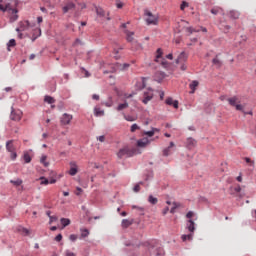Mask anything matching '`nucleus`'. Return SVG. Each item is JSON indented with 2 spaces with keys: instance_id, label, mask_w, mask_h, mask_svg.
Returning <instances> with one entry per match:
<instances>
[{
  "instance_id": "a878e982",
  "label": "nucleus",
  "mask_w": 256,
  "mask_h": 256,
  "mask_svg": "<svg viewBox=\"0 0 256 256\" xmlns=\"http://www.w3.org/2000/svg\"><path fill=\"white\" fill-rule=\"evenodd\" d=\"M129 107V103H127V101H125L122 104H119L116 108V111H123V109H127Z\"/></svg>"
},
{
  "instance_id": "2eb2a0df",
  "label": "nucleus",
  "mask_w": 256,
  "mask_h": 256,
  "mask_svg": "<svg viewBox=\"0 0 256 256\" xmlns=\"http://www.w3.org/2000/svg\"><path fill=\"white\" fill-rule=\"evenodd\" d=\"M133 223H135L134 219H123L121 222V227L122 229H128V227H131V225H133Z\"/></svg>"
},
{
  "instance_id": "f03ea898",
  "label": "nucleus",
  "mask_w": 256,
  "mask_h": 256,
  "mask_svg": "<svg viewBox=\"0 0 256 256\" xmlns=\"http://www.w3.org/2000/svg\"><path fill=\"white\" fill-rule=\"evenodd\" d=\"M144 15L146 16V25H157V23H159V18L153 15L148 9L144 10Z\"/></svg>"
},
{
  "instance_id": "13d9d810",
  "label": "nucleus",
  "mask_w": 256,
  "mask_h": 256,
  "mask_svg": "<svg viewBox=\"0 0 256 256\" xmlns=\"http://www.w3.org/2000/svg\"><path fill=\"white\" fill-rule=\"evenodd\" d=\"M98 141H100V143H104L105 142V136L101 135L97 138Z\"/></svg>"
},
{
  "instance_id": "5701e85b",
  "label": "nucleus",
  "mask_w": 256,
  "mask_h": 256,
  "mask_svg": "<svg viewBox=\"0 0 256 256\" xmlns=\"http://www.w3.org/2000/svg\"><path fill=\"white\" fill-rule=\"evenodd\" d=\"M227 101L231 107H235L237 105V96H233L231 98H227Z\"/></svg>"
},
{
  "instance_id": "c756f323",
  "label": "nucleus",
  "mask_w": 256,
  "mask_h": 256,
  "mask_svg": "<svg viewBox=\"0 0 256 256\" xmlns=\"http://www.w3.org/2000/svg\"><path fill=\"white\" fill-rule=\"evenodd\" d=\"M132 209H137L139 215H141V216L145 215V208H143V207L134 205V206H132Z\"/></svg>"
},
{
  "instance_id": "ddd939ff",
  "label": "nucleus",
  "mask_w": 256,
  "mask_h": 256,
  "mask_svg": "<svg viewBox=\"0 0 256 256\" xmlns=\"http://www.w3.org/2000/svg\"><path fill=\"white\" fill-rule=\"evenodd\" d=\"M186 229L192 233H195V221H193V219H189L186 223Z\"/></svg>"
},
{
  "instance_id": "a211bd4d",
  "label": "nucleus",
  "mask_w": 256,
  "mask_h": 256,
  "mask_svg": "<svg viewBox=\"0 0 256 256\" xmlns=\"http://www.w3.org/2000/svg\"><path fill=\"white\" fill-rule=\"evenodd\" d=\"M198 86H199V81L193 80V81L189 84V88L191 89L190 93H191V94L195 93V89H197Z\"/></svg>"
},
{
  "instance_id": "49530a36",
  "label": "nucleus",
  "mask_w": 256,
  "mask_h": 256,
  "mask_svg": "<svg viewBox=\"0 0 256 256\" xmlns=\"http://www.w3.org/2000/svg\"><path fill=\"white\" fill-rule=\"evenodd\" d=\"M161 65H162L165 69H167V68L169 67V62H167V60H165V59H162Z\"/></svg>"
},
{
  "instance_id": "052dcab7",
  "label": "nucleus",
  "mask_w": 256,
  "mask_h": 256,
  "mask_svg": "<svg viewBox=\"0 0 256 256\" xmlns=\"http://www.w3.org/2000/svg\"><path fill=\"white\" fill-rule=\"evenodd\" d=\"M130 65L129 63H124L122 66V71H125V69H129Z\"/></svg>"
},
{
  "instance_id": "09e8293b",
  "label": "nucleus",
  "mask_w": 256,
  "mask_h": 256,
  "mask_svg": "<svg viewBox=\"0 0 256 256\" xmlns=\"http://www.w3.org/2000/svg\"><path fill=\"white\" fill-rule=\"evenodd\" d=\"M134 193H139V191H141V186H139V184H136L133 188Z\"/></svg>"
},
{
  "instance_id": "20e7f679",
  "label": "nucleus",
  "mask_w": 256,
  "mask_h": 256,
  "mask_svg": "<svg viewBox=\"0 0 256 256\" xmlns=\"http://www.w3.org/2000/svg\"><path fill=\"white\" fill-rule=\"evenodd\" d=\"M135 149H130L129 147H124L120 149L117 153L119 159H123V157H133L135 155Z\"/></svg>"
},
{
  "instance_id": "dca6fc26",
  "label": "nucleus",
  "mask_w": 256,
  "mask_h": 256,
  "mask_svg": "<svg viewBox=\"0 0 256 256\" xmlns=\"http://www.w3.org/2000/svg\"><path fill=\"white\" fill-rule=\"evenodd\" d=\"M166 105H172L174 107V109H179V101L174 100L172 97H168L165 101Z\"/></svg>"
},
{
  "instance_id": "f3484780",
  "label": "nucleus",
  "mask_w": 256,
  "mask_h": 256,
  "mask_svg": "<svg viewBox=\"0 0 256 256\" xmlns=\"http://www.w3.org/2000/svg\"><path fill=\"white\" fill-rule=\"evenodd\" d=\"M75 9H76V6H75V3L73 2H68L66 5H65V13H75Z\"/></svg>"
},
{
  "instance_id": "7ed1b4c3",
  "label": "nucleus",
  "mask_w": 256,
  "mask_h": 256,
  "mask_svg": "<svg viewBox=\"0 0 256 256\" xmlns=\"http://www.w3.org/2000/svg\"><path fill=\"white\" fill-rule=\"evenodd\" d=\"M6 151L10 153V158L12 161H15V159H17V148L15 147L13 140L6 142Z\"/></svg>"
},
{
  "instance_id": "58836bf2",
  "label": "nucleus",
  "mask_w": 256,
  "mask_h": 256,
  "mask_svg": "<svg viewBox=\"0 0 256 256\" xmlns=\"http://www.w3.org/2000/svg\"><path fill=\"white\" fill-rule=\"evenodd\" d=\"M181 205L178 202H173V207L170 209V213H175V210L178 209Z\"/></svg>"
},
{
  "instance_id": "0e129e2a",
  "label": "nucleus",
  "mask_w": 256,
  "mask_h": 256,
  "mask_svg": "<svg viewBox=\"0 0 256 256\" xmlns=\"http://www.w3.org/2000/svg\"><path fill=\"white\" fill-rule=\"evenodd\" d=\"M234 191L236 192V193H241V186H237V187H235L234 188Z\"/></svg>"
},
{
  "instance_id": "603ef678",
  "label": "nucleus",
  "mask_w": 256,
  "mask_h": 256,
  "mask_svg": "<svg viewBox=\"0 0 256 256\" xmlns=\"http://www.w3.org/2000/svg\"><path fill=\"white\" fill-rule=\"evenodd\" d=\"M15 45H16L15 39H11V40L8 42V47H15Z\"/></svg>"
},
{
  "instance_id": "6e6552de",
  "label": "nucleus",
  "mask_w": 256,
  "mask_h": 256,
  "mask_svg": "<svg viewBox=\"0 0 256 256\" xmlns=\"http://www.w3.org/2000/svg\"><path fill=\"white\" fill-rule=\"evenodd\" d=\"M148 91H151V93L144 92V98L142 100V103H144V105H147V103H149V101L153 99V88H148Z\"/></svg>"
},
{
  "instance_id": "3c124183",
  "label": "nucleus",
  "mask_w": 256,
  "mask_h": 256,
  "mask_svg": "<svg viewBox=\"0 0 256 256\" xmlns=\"http://www.w3.org/2000/svg\"><path fill=\"white\" fill-rule=\"evenodd\" d=\"M54 240L57 241V243H59L60 241L63 240V235L58 234V235L54 238Z\"/></svg>"
},
{
  "instance_id": "6e6d98bb",
  "label": "nucleus",
  "mask_w": 256,
  "mask_h": 256,
  "mask_svg": "<svg viewBox=\"0 0 256 256\" xmlns=\"http://www.w3.org/2000/svg\"><path fill=\"white\" fill-rule=\"evenodd\" d=\"M234 107H235L236 111H243V105H241V104H236Z\"/></svg>"
},
{
  "instance_id": "aec40b11",
  "label": "nucleus",
  "mask_w": 256,
  "mask_h": 256,
  "mask_svg": "<svg viewBox=\"0 0 256 256\" xmlns=\"http://www.w3.org/2000/svg\"><path fill=\"white\" fill-rule=\"evenodd\" d=\"M148 203H150L151 205H157V203H159V199H157V197H154L152 194H150L148 196Z\"/></svg>"
},
{
  "instance_id": "4c0bfd02",
  "label": "nucleus",
  "mask_w": 256,
  "mask_h": 256,
  "mask_svg": "<svg viewBox=\"0 0 256 256\" xmlns=\"http://www.w3.org/2000/svg\"><path fill=\"white\" fill-rule=\"evenodd\" d=\"M123 116H124V119H125L126 121H129V122L136 121V118L133 117V116H131V115L123 114Z\"/></svg>"
},
{
  "instance_id": "338daca9",
  "label": "nucleus",
  "mask_w": 256,
  "mask_h": 256,
  "mask_svg": "<svg viewBox=\"0 0 256 256\" xmlns=\"http://www.w3.org/2000/svg\"><path fill=\"white\" fill-rule=\"evenodd\" d=\"M66 256H77V255H75V253L73 252L66 251Z\"/></svg>"
},
{
  "instance_id": "4d7b16f0",
  "label": "nucleus",
  "mask_w": 256,
  "mask_h": 256,
  "mask_svg": "<svg viewBox=\"0 0 256 256\" xmlns=\"http://www.w3.org/2000/svg\"><path fill=\"white\" fill-rule=\"evenodd\" d=\"M116 7H117V9H122L123 8V2L117 1L116 2Z\"/></svg>"
},
{
  "instance_id": "f257e3e1",
  "label": "nucleus",
  "mask_w": 256,
  "mask_h": 256,
  "mask_svg": "<svg viewBox=\"0 0 256 256\" xmlns=\"http://www.w3.org/2000/svg\"><path fill=\"white\" fill-rule=\"evenodd\" d=\"M2 3L3 0H0V11H2V13H9L10 21H17V19H19V16L17 15V9L13 8L10 3H6L5 5H3Z\"/></svg>"
},
{
  "instance_id": "4468645a",
  "label": "nucleus",
  "mask_w": 256,
  "mask_h": 256,
  "mask_svg": "<svg viewBox=\"0 0 256 256\" xmlns=\"http://www.w3.org/2000/svg\"><path fill=\"white\" fill-rule=\"evenodd\" d=\"M78 171H79V169L77 168V163L70 162V170L68 171L69 175H71L73 177V176L77 175Z\"/></svg>"
},
{
  "instance_id": "a18cd8bd",
  "label": "nucleus",
  "mask_w": 256,
  "mask_h": 256,
  "mask_svg": "<svg viewBox=\"0 0 256 256\" xmlns=\"http://www.w3.org/2000/svg\"><path fill=\"white\" fill-rule=\"evenodd\" d=\"M145 87H147V84L145 83V77H142V84L139 87L140 91H142V89H145Z\"/></svg>"
},
{
  "instance_id": "79ce46f5",
  "label": "nucleus",
  "mask_w": 256,
  "mask_h": 256,
  "mask_svg": "<svg viewBox=\"0 0 256 256\" xmlns=\"http://www.w3.org/2000/svg\"><path fill=\"white\" fill-rule=\"evenodd\" d=\"M144 135H147V137H153L155 135V130H149V131H144Z\"/></svg>"
},
{
  "instance_id": "774afa93",
  "label": "nucleus",
  "mask_w": 256,
  "mask_h": 256,
  "mask_svg": "<svg viewBox=\"0 0 256 256\" xmlns=\"http://www.w3.org/2000/svg\"><path fill=\"white\" fill-rule=\"evenodd\" d=\"M22 233H24V235H29V231L27 230V228H23Z\"/></svg>"
},
{
  "instance_id": "473e14b6",
  "label": "nucleus",
  "mask_w": 256,
  "mask_h": 256,
  "mask_svg": "<svg viewBox=\"0 0 256 256\" xmlns=\"http://www.w3.org/2000/svg\"><path fill=\"white\" fill-rule=\"evenodd\" d=\"M40 162L42 163V165H44V167H49V162H47V156L46 155H42Z\"/></svg>"
},
{
  "instance_id": "6ab92c4d",
  "label": "nucleus",
  "mask_w": 256,
  "mask_h": 256,
  "mask_svg": "<svg viewBox=\"0 0 256 256\" xmlns=\"http://www.w3.org/2000/svg\"><path fill=\"white\" fill-rule=\"evenodd\" d=\"M94 115H95V117H103V115H105V111L102 110L99 107H95L94 108Z\"/></svg>"
},
{
  "instance_id": "8fccbe9b",
  "label": "nucleus",
  "mask_w": 256,
  "mask_h": 256,
  "mask_svg": "<svg viewBox=\"0 0 256 256\" xmlns=\"http://www.w3.org/2000/svg\"><path fill=\"white\" fill-rule=\"evenodd\" d=\"M70 241H72V243H75V241H77V235L76 234H72L69 237Z\"/></svg>"
},
{
  "instance_id": "c03bdc74",
  "label": "nucleus",
  "mask_w": 256,
  "mask_h": 256,
  "mask_svg": "<svg viewBox=\"0 0 256 256\" xmlns=\"http://www.w3.org/2000/svg\"><path fill=\"white\" fill-rule=\"evenodd\" d=\"M47 215L48 217H50V221H49L50 224L55 223V221H57V217L51 216V213L47 212Z\"/></svg>"
},
{
  "instance_id": "5fc2aeb1",
  "label": "nucleus",
  "mask_w": 256,
  "mask_h": 256,
  "mask_svg": "<svg viewBox=\"0 0 256 256\" xmlns=\"http://www.w3.org/2000/svg\"><path fill=\"white\" fill-rule=\"evenodd\" d=\"M210 13H212V15H218V14H219V9H217V8H212V9L210 10Z\"/></svg>"
},
{
  "instance_id": "c85d7f7f",
  "label": "nucleus",
  "mask_w": 256,
  "mask_h": 256,
  "mask_svg": "<svg viewBox=\"0 0 256 256\" xmlns=\"http://www.w3.org/2000/svg\"><path fill=\"white\" fill-rule=\"evenodd\" d=\"M10 183H12L14 187H20V185H23V180L18 178L16 180H10Z\"/></svg>"
},
{
  "instance_id": "680f3d73",
  "label": "nucleus",
  "mask_w": 256,
  "mask_h": 256,
  "mask_svg": "<svg viewBox=\"0 0 256 256\" xmlns=\"http://www.w3.org/2000/svg\"><path fill=\"white\" fill-rule=\"evenodd\" d=\"M186 217L187 219H191L193 217V211H189L187 214H186Z\"/></svg>"
},
{
  "instance_id": "f8f14e48",
  "label": "nucleus",
  "mask_w": 256,
  "mask_h": 256,
  "mask_svg": "<svg viewBox=\"0 0 256 256\" xmlns=\"http://www.w3.org/2000/svg\"><path fill=\"white\" fill-rule=\"evenodd\" d=\"M197 146V140L193 139L192 137L187 138L186 140V147L191 150V149H195V147Z\"/></svg>"
},
{
  "instance_id": "bf43d9fd",
  "label": "nucleus",
  "mask_w": 256,
  "mask_h": 256,
  "mask_svg": "<svg viewBox=\"0 0 256 256\" xmlns=\"http://www.w3.org/2000/svg\"><path fill=\"white\" fill-rule=\"evenodd\" d=\"M167 213H169V206H166L162 211L163 215H167Z\"/></svg>"
},
{
  "instance_id": "c9c22d12",
  "label": "nucleus",
  "mask_w": 256,
  "mask_h": 256,
  "mask_svg": "<svg viewBox=\"0 0 256 256\" xmlns=\"http://www.w3.org/2000/svg\"><path fill=\"white\" fill-rule=\"evenodd\" d=\"M23 159L25 163H29L31 161V155L29 152H24Z\"/></svg>"
},
{
  "instance_id": "423d86ee",
  "label": "nucleus",
  "mask_w": 256,
  "mask_h": 256,
  "mask_svg": "<svg viewBox=\"0 0 256 256\" xmlns=\"http://www.w3.org/2000/svg\"><path fill=\"white\" fill-rule=\"evenodd\" d=\"M21 117H23V112L21 110H12L10 115L12 121H21Z\"/></svg>"
},
{
  "instance_id": "b1692460",
  "label": "nucleus",
  "mask_w": 256,
  "mask_h": 256,
  "mask_svg": "<svg viewBox=\"0 0 256 256\" xmlns=\"http://www.w3.org/2000/svg\"><path fill=\"white\" fill-rule=\"evenodd\" d=\"M95 9L98 17H105V10H103V8L96 6Z\"/></svg>"
},
{
  "instance_id": "393cba45",
  "label": "nucleus",
  "mask_w": 256,
  "mask_h": 256,
  "mask_svg": "<svg viewBox=\"0 0 256 256\" xmlns=\"http://www.w3.org/2000/svg\"><path fill=\"white\" fill-rule=\"evenodd\" d=\"M182 241H193V234H183L181 236Z\"/></svg>"
},
{
  "instance_id": "de8ad7c7",
  "label": "nucleus",
  "mask_w": 256,
  "mask_h": 256,
  "mask_svg": "<svg viewBox=\"0 0 256 256\" xmlns=\"http://www.w3.org/2000/svg\"><path fill=\"white\" fill-rule=\"evenodd\" d=\"M185 7H189V3H187V2H182V4L180 5V9H181V11H183V10H185Z\"/></svg>"
},
{
  "instance_id": "cd10ccee",
  "label": "nucleus",
  "mask_w": 256,
  "mask_h": 256,
  "mask_svg": "<svg viewBox=\"0 0 256 256\" xmlns=\"http://www.w3.org/2000/svg\"><path fill=\"white\" fill-rule=\"evenodd\" d=\"M156 53H157V55L155 58V62L159 63V59H161V57H163V50L161 48H158Z\"/></svg>"
},
{
  "instance_id": "bb28decb",
  "label": "nucleus",
  "mask_w": 256,
  "mask_h": 256,
  "mask_svg": "<svg viewBox=\"0 0 256 256\" xmlns=\"http://www.w3.org/2000/svg\"><path fill=\"white\" fill-rule=\"evenodd\" d=\"M153 177H154L153 170H150L148 173L145 174L144 180L153 181Z\"/></svg>"
},
{
  "instance_id": "7c9ffc66",
  "label": "nucleus",
  "mask_w": 256,
  "mask_h": 256,
  "mask_svg": "<svg viewBox=\"0 0 256 256\" xmlns=\"http://www.w3.org/2000/svg\"><path fill=\"white\" fill-rule=\"evenodd\" d=\"M71 121H73V115L71 114H65V125H69V123H71Z\"/></svg>"
},
{
  "instance_id": "ea45409f",
  "label": "nucleus",
  "mask_w": 256,
  "mask_h": 256,
  "mask_svg": "<svg viewBox=\"0 0 256 256\" xmlns=\"http://www.w3.org/2000/svg\"><path fill=\"white\" fill-rule=\"evenodd\" d=\"M39 180L41 181L40 185H49V180L47 178L40 177Z\"/></svg>"
},
{
  "instance_id": "e2e57ef3",
  "label": "nucleus",
  "mask_w": 256,
  "mask_h": 256,
  "mask_svg": "<svg viewBox=\"0 0 256 256\" xmlns=\"http://www.w3.org/2000/svg\"><path fill=\"white\" fill-rule=\"evenodd\" d=\"M92 99H94V101H99V94H93Z\"/></svg>"
},
{
  "instance_id": "2f4dec72",
  "label": "nucleus",
  "mask_w": 256,
  "mask_h": 256,
  "mask_svg": "<svg viewBox=\"0 0 256 256\" xmlns=\"http://www.w3.org/2000/svg\"><path fill=\"white\" fill-rule=\"evenodd\" d=\"M44 101H45V103H48L49 105H53V103H55V99L51 96H45Z\"/></svg>"
},
{
  "instance_id": "9d476101",
  "label": "nucleus",
  "mask_w": 256,
  "mask_h": 256,
  "mask_svg": "<svg viewBox=\"0 0 256 256\" xmlns=\"http://www.w3.org/2000/svg\"><path fill=\"white\" fill-rule=\"evenodd\" d=\"M29 27H31V24L29 23V21L25 20L20 22V27L16 28V31L19 33L20 31H27L29 29Z\"/></svg>"
},
{
  "instance_id": "1a4fd4ad",
  "label": "nucleus",
  "mask_w": 256,
  "mask_h": 256,
  "mask_svg": "<svg viewBox=\"0 0 256 256\" xmlns=\"http://www.w3.org/2000/svg\"><path fill=\"white\" fill-rule=\"evenodd\" d=\"M187 59H189V55L187 53H185V51L181 52L178 56V58L176 59L175 63L177 65H179V63H185L187 61Z\"/></svg>"
},
{
  "instance_id": "864d4df0",
  "label": "nucleus",
  "mask_w": 256,
  "mask_h": 256,
  "mask_svg": "<svg viewBox=\"0 0 256 256\" xmlns=\"http://www.w3.org/2000/svg\"><path fill=\"white\" fill-rule=\"evenodd\" d=\"M180 63H181V66H180L181 71H187V65L185 64V62H180Z\"/></svg>"
},
{
  "instance_id": "69168bd1",
  "label": "nucleus",
  "mask_w": 256,
  "mask_h": 256,
  "mask_svg": "<svg viewBox=\"0 0 256 256\" xmlns=\"http://www.w3.org/2000/svg\"><path fill=\"white\" fill-rule=\"evenodd\" d=\"M166 59H169L170 61H173V54L170 53V54L166 55Z\"/></svg>"
},
{
  "instance_id": "39448f33",
  "label": "nucleus",
  "mask_w": 256,
  "mask_h": 256,
  "mask_svg": "<svg viewBox=\"0 0 256 256\" xmlns=\"http://www.w3.org/2000/svg\"><path fill=\"white\" fill-rule=\"evenodd\" d=\"M126 33H127L126 41H128V43H132V47H136V49H143V46L141 45V43L137 41H133V35H135V32L126 31Z\"/></svg>"
},
{
  "instance_id": "9b49d317",
  "label": "nucleus",
  "mask_w": 256,
  "mask_h": 256,
  "mask_svg": "<svg viewBox=\"0 0 256 256\" xmlns=\"http://www.w3.org/2000/svg\"><path fill=\"white\" fill-rule=\"evenodd\" d=\"M149 143H151V140H149L148 138L144 137L142 139L137 140V147L140 148H145L149 145Z\"/></svg>"
},
{
  "instance_id": "0eeeda50",
  "label": "nucleus",
  "mask_w": 256,
  "mask_h": 256,
  "mask_svg": "<svg viewBox=\"0 0 256 256\" xmlns=\"http://www.w3.org/2000/svg\"><path fill=\"white\" fill-rule=\"evenodd\" d=\"M167 77V74L163 71H158L154 74V81H156V83H162L163 79H165Z\"/></svg>"
},
{
  "instance_id": "37998d69",
  "label": "nucleus",
  "mask_w": 256,
  "mask_h": 256,
  "mask_svg": "<svg viewBox=\"0 0 256 256\" xmlns=\"http://www.w3.org/2000/svg\"><path fill=\"white\" fill-rule=\"evenodd\" d=\"M170 151H171L170 148H168V147L165 148V149L163 150V156H164V157H169V155L171 154Z\"/></svg>"
},
{
  "instance_id": "4be33fe9",
  "label": "nucleus",
  "mask_w": 256,
  "mask_h": 256,
  "mask_svg": "<svg viewBox=\"0 0 256 256\" xmlns=\"http://www.w3.org/2000/svg\"><path fill=\"white\" fill-rule=\"evenodd\" d=\"M153 254L155 256H163L165 255V250L163 249V247H158L154 250Z\"/></svg>"
},
{
  "instance_id": "a19ab883",
  "label": "nucleus",
  "mask_w": 256,
  "mask_h": 256,
  "mask_svg": "<svg viewBox=\"0 0 256 256\" xmlns=\"http://www.w3.org/2000/svg\"><path fill=\"white\" fill-rule=\"evenodd\" d=\"M137 129H141V127H139V125L134 123V124H132L130 131H131V133H135Z\"/></svg>"
},
{
  "instance_id": "412c9836",
  "label": "nucleus",
  "mask_w": 256,
  "mask_h": 256,
  "mask_svg": "<svg viewBox=\"0 0 256 256\" xmlns=\"http://www.w3.org/2000/svg\"><path fill=\"white\" fill-rule=\"evenodd\" d=\"M241 14L237 10H231L229 12L230 19H238Z\"/></svg>"
},
{
  "instance_id": "e433bc0d",
  "label": "nucleus",
  "mask_w": 256,
  "mask_h": 256,
  "mask_svg": "<svg viewBox=\"0 0 256 256\" xmlns=\"http://www.w3.org/2000/svg\"><path fill=\"white\" fill-rule=\"evenodd\" d=\"M186 31L190 34V35H193V33H199L200 30H197L193 27H187L186 28Z\"/></svg>"
},
{
  "instance_id": "72a5a7b5",
  "label": "nucleus",
  "mask_w": 256,
  "mask_h": 256,
  "mask_svg": "<svg viewBox=\"0 0 256 256\" xmlns=\"http://www.w3.org/2000/svg\"><path fill=\"white\" fill-rule=\"evenodd\" d=\"M213 65H216V67H221L223 65V62H221V60H219V58L215 57L212 60Z\"/></svg>"
},
{
  "instance_id": "f704fd0d",
  "label": "nucleus",
  "mask_w": 256,
  "mask_h": 256,
  "mask_svg": "<svg viewBox=\"0 0 256 256\" xmlns=\"http://www.w3.org/2000/svg\"><path fill=\"white\" fill-rule=\"evenodd\" d=\"M81 237L85 239V237H89V230L87 228L81 229Z\"/></svg>"
}]
</instances>
